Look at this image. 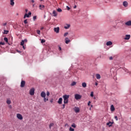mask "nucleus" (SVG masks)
<instances>
[{
  "label": "nucleus",
  "instance_id": "1",
  "mask_svg": "<svg viewBox=\"0 0 131 131\" xmlns=\"http://www.w3.org/2000/svg\"><path fill=\"white\" fill-rule=\"evenodd\" d=\"M69 97L70 96L69 95H64L62 96L63 99V103L64 104H68V102L69 101Z\"/></svg>",
  "mask_w": 131,
  "mask_h": 131
},
{
  "label": "nucleus",
  "instance_id": "2",
  "mask_svg": "<svg viewBox=\"0 0 131 131\" xmlns=\"http://www.w3.org/2000/svg\"><path fill=\"white\" fill-rule=\"evenodd\" d=\"M35 93V89H34V88H32L30 90L29 94L31 96H33Z\"/></svg>",
  "mask_w": 131,
  "mask_h": 131
},
{
  "label": "nucleus",
  "instance_id": "3",
  "mask_svg": "<svg viewBox=\"0 0 131 131\" xmlns=\"http://www.w3.org/2000/svg\"><path fill=\"white\" fill-rule=\"evenodd\" d=\"M16 117L18 118V119H19V120H22L23 119V117L22 116V115L20 114H16Z\"/></svg>",
  "mask_w": 131,
  "mask_h": 131
},
{
  "label": "nucleus",
  "instance_id": "4",
  "mask_svg": "<svg viewBox=\"0 0 131 131\" xmlns=\"http://www.w3.org/2000/svg\"><path fill=\"white\" fill-rule=\"evenodd\" d=\"M81 98V95L79 94L75 95V99H76V100H79Z\"/></svg>",
  "mask_w": 131,
  "mask_h": 131
},
{
  "label": "nucleus",
  "instance_id": "5",
  "mask_svg": "<svg viewBox=\"0 0 131 131\" xmlns=\"http://www.w3.org/2000/svg\"><path fill=\"white\" fill-rule=\"evenodd\" d=\"M29 16H31V12L28 13V14L26 13L24 16V19H25L26 17L29 18Z\"/></svg>",
  "mask_w": 131,
  "mask_h": 131
},
{
  "label": "nucleus",
  "instance_id": "6",
  "mask_svg": "<svg viewBox=\"0 0 131 131\" xmlns=\"http://www.w3.org/2000/svg\"><path fill=\"white\" fill-rule=\"evenodd\" d=\"M54 30L55 32L56 33H59V32L60 31V28L57 27V28H54Z\"/></svg>",
  "mask_w": 131,
  "mask_h": 131
},
{
  "label": "nucleus",
  "instance_id": "7",
  "mask_svg": "<svg viewBox=\"0 0 131 131\" xmlns=\"http://www.w3.org/2000/svg\"><path fill=\"white\" fill-rule=\"evenodd\" d=\"M74 110L76 113H78V112L80 111V110H79V108L77 107H75L74 108Z\"/></svg>",
  "mask_w": 131,
  "mask_h": 131
},
{
  "label": "nucleus",
  "instance_id": "8",
  "mask_svg": "<svg viewBox=\"0 0 131 131\" xmlns=\"http://www.w3.org/2000/svg\"><path fill=\"white\" fill-rule=\"evenodd\" d=\"M25 86V81L22 80L20 83V88H24Z\"/></svg>",
  "mask_w": 131,
  "mask_h": 131
},
{
  "label": "nucleus",
  "instance_id": "9",
  "mask_svg": "<svg viewBox=\"0 0 131 131\" xmlns=\"http://www.w3.org/2000/svg\"><path fill=\"white\" fill-rule=\"evenodd\" d=\"M130 38V35H126L125 37H124L125 40H128Z\"/></svg>",
  "mask_w": 131,
  "mask_h": 131
},
{
  "label": "nucleus",
  "instance_id": "10",
  "mask_svg": "<svg viewBox=\"0 0 131 131\" xmlns=\"http://www.w3.org/2000/svg\"><path fill=\"white\" fill-rule=\"evenodd\" d=\"M113 123H114V122L109 121L108 123H106V125H108L109 127H111V126H112V124H113Z\"/></svg>",
  "mask_w": 131,
  "mask_h": 131
},
{
  "label": "nucleus",
  "instance_id": "11",
  "mask_svg": "<svg viewBox=\"0 0 131 131\" xmlns=\"http://www.w3.org/2000/svg\"><path fill=\"white\" fill-rule=\"evenodd\" d=\"M40 96L41 97V98H46V93L45 92H42L40 94Z\"/></svg>",
  "mask_w": 131,
  "mask_h": 131
},
{
  "label": "nucleus",
  "instance_id": "12",
  "mask_svg": "<svg viewBox=\"0 0 131 131\" xmlns=\"http://www.w3.org/2000/svg\"><path fill=\"white\" fill-rule=\"evenodd\" d=\"M62 101H63V99H62V98H59L57 101V103L59 104H62Z\"/></svg>",
  "mask_w": 131,
  "mask_h": 131
},
{
  "label": "nucleus",
  "instance_id": "13",
  "mask_svg": "<svg viewBox=\"0 0 131 131\" xmlns=\"http://www.w3.org/2000/svg\"><path fill=\"white\" fill-rule=\"evenodd\" d=\"M15 0H10V5L12 6V7H14V5H15Z\"/></svg>",
  "mask_w": 131,
  "mask_h": 131
},
{
  "label": "nucleus",
  "instance_id": "14",
  "mask_svg": "<svg viewBox=\"0 0 131 131\" xmlns=\"http://www.w3.org/2000/svg\"><path fill=\"white\" fill-rule=\"evenodd\" d=\"M125 25H126L127 26H131V21H128L127 22L125 23Z\"/></svg>",
  "mask_w": 131,
  "mask_h": 131
},
{
  "label": "nucleus",
  "instance_id": "15",
  "mask_svg": "<svg viewBox=\"0 0 131 131\" xmlns=\"http://www.w3.org/2000/svg\"><path fill=\"white\" fill-rule=\"evenodd\" d=\"M39 10H41L42 11L43 10V9H45V6L40 5L39 6Z\"/></svg>",
  "mask_w": 131,
  "mask_h": 131
},
{
  "label": "nucleus",
  "instance_id": "16",
  "mask_svg": "<svg viewBox=\"0 0 131 131\" xmlns=\"http://www.w3.org/2000/svg\"><path fill=\"white\" fill-rule=\"evenodd\" d=\"M65 40H66L65 42L67 45H68V43H69V42H70V40L69 39V38H68L67 37L65 38Z\"/></svg>",
  "mask_w": 131,
  "mask_h": 131
},
{
  "label": "nucleus",
  "instance_id": "17",
  "mask_svg": "<svg viewBox=\"0 0 131 131\" xmlns=\"http://www.w3.org/2000/svg\"><path fill=\"white\" fill-rule=\"evenodd\" d=\"M53 14L54 17H57V16L58 15V13H57V12H56V10H53Z\"/></svg>",
  "mask_w": 131,
  "mask_h": 131
},
{
  "label": "nucleus",
  "instance_id": "18",
  "mask_svg": "<svg viewBox=\"0 0 131 131\" xmlns=\"http://www.w3.org/2000/svg\"><path fill=\"white\" fill-rule=\"evenodd\" d=\"M111 111H115V108L114 107V105L113 104L111 106Z\"/></svg>",
  "mask_w": 131,
  "mask_h": 131
},
{
  "label": "nucleus",
  "instance_id": "19",
  "mask_svg": "<svg viewBox=\"0 0 131 131\" xmlns=\"http://www.w3.org/2000/svg\"><path fill=\"white\" fill-rule=\"evenodd\" d=\"M112 42L111 41H108L106 42V46H112Z\"/></svg>",
  "mask_w": 131,
  "mask_h": 131
},
{
  "label": "nucleus",
  "instance_id": "20",
  "mask_svg": "<svg viewBox=\"0 0 131 131\" xmlns=\"http://www.w3.org/2000/svg\"><path fill=\"white\" fill-rule=\"evenodd\" d=\"M96 77L97 79H100L101 78V75L99 74H97L96 75Z\"/></svg>",
  "mask_w": 131,
  "mask_h": 131
},
{
  "label": "nucleus",
  "instance_id": "21",
  "mask_svg": "<svg viewBox=\"0 0 131 131\" xmlns=\"http://www.w3.org/2000/svg\"><path fill=\"white\" fill-rule=\"evenodd\" d=\"M127 2L126 1H124L123 3V6H124V7H127Z\"/></svg>",
  "mask_w": 131,
  "mask_h": 131
},
{
  "label": "nucleus",
  "instance_id": "22",
  "mask_svg": "<svg viewBox=\"0 0 131 131\" xmlns=\"http://www.w3.org/2000/svg\"><path fill=\"white\" fill-rule=\"evenodd\" d=\"M76 85V82L75 81H73L72 82V83L71 84V86H74V85Z\"/></svg>",
  "mask_w": 131,
  "mask_h": 131
},
{
  "label": "nucleus",
  "instance_id": "23",
  "mask_svg": "<svg viewBox=\"0 0 131 131\" xmlns=\"http://www.w3.org/2000/svg\"><path fill=\"white\" fill-rule=\"evenodd\" d=\"M43 101L45 102H47V101H49V97L43 98Z\"/></svg>",
  "mask_w": 131,
  "mask_h": 131
},
{
  "label": "nucleus",
  "instance_id": "24",
  "mask_svg": "<svg viewBox=\"0 0 131 131\" xmlns=\"http://www.w3.org/2000/svg\"><path fill=\"white\" fill-rule=\"evenodd\" d=\"M82 88H85L86 86V83L85 82L82 83Z\"/></svg>",
  "mask_w": 131,
  "mask_h": 131
},
{
  "label": "nucleus",
  "instance_id": "25",
  "mask_svg": "<svg viewBox=\"0 0 131 131\" xmlns=\"http://www.w3.org/2000/svg\"><path fill=\"white\" fill-rule=\"evenodd\" d=\"M6 103L8 105H10V104H11V100L10 99H7L6 101Z\"/></svg>",
  "mask_w": 131,
  "mask_h": 131
},
{
  "label": "nucleus",
  "instance_id": "26",
  "mask_svg": "<svg viewBox=\"0 0 131 131\" xmlns=\"http://www.w3.org/2000/svg\"><path fill=\"white\" fill-rule=\"evenodd\" d=\"M70 27V25H67L66 26H64L65 29H68Z\"/></svg>",
  "mask_w": 131,
  "mask_h": 131
},
{
  "label": "nucleus",
  "instance_id": "27",
  "mask_svg": "<svg viewBox=\"0 0 131 131\" xmlns=\"http://www.w3.org/2000/svg\"><path fill=\"white\" fill-rule=\"evenodd\" d=\"M71 126H72V127H74V128H75V127H76V125H75V123H73V124L71 125Z\"/></svg>",
  "mask_w": 131,
  "mask_h": 131
},
{
  "label": "nucleus",
  "instance_id": "28",
  "mask_svg": "<svg viewBox=\"0 0 131 131\" xmlns=\"http://www.w3.org/2000/svg\"><path fill=\"white\" fill-rule=\"evenodd\" d=\"M57 11L59 13H61V12H62V9L61 8H58V9H57Z\"/></svg>",
  "mask_w": 131,
  "mask_h": 131
},
{
  "label": "nucleus",
  "instance_id": "29",
  "mask_svg": "<svg viewBox=\"0 0 131 131\" xmlns=\"http://www.w3.org/2000/svg\"><path fill=\"white\" fill-rule=\"evenodd\" d=\"M8 33H9V31H8V30H4V34H8Z\"/></svg>",
  "mask_w": 131,
  "mask_h": 131
},
{
  "label": "nucleus",
  "instance_id": "30",
  "mask_svg": "<svg viewBox=\"0 0 131 131\" xmlns=\"http://www.w3.org/2000/svg\"><path fill=\"white\" fill-rule=\"evenodd\" d=\"M4 40H5V41H6V42H8V38L7 37H4Z\"/></svg>",
  "mask_w": 131,
  "mask_h": 131
},
{
  "label": "nucleus",
  "instance_id": "31",
  "mask_svg": "<svg viewBox=\"0 0 131 131\" xmlns=\"http://www.w3.org/2000/svg\"><path fill=\"white\" fill-rule=\"evenodd\" d=\"M24 41H23V40H21V42H20V46H24Z\"/></svg>",
  "mask_w": 131,
  "mask_h": 131
},
{
  "label": "nucleus",
  "instance_id": "32",
  "mask_svg": "<svg viewBox=\"0 0 131 131\" xmlns=\"http://www.w3.org/2000/svg\"><path fill=\"white\" fill-rule=\"evenodd\" d=\"M69 130L70 131H74V128L70 127V128H69Z\"/></svg>",
  "mask_w": 131,
  "mask_h": 131
},
{
  "label": "nucleus",
  "instance_id": "33",
  "mask_svg": "<svg viewBox=\"0 0 131 131\" xmlns=\"http://www.w3.org/2000/svg\"><path fill=\"white\" fill-rule=\"evenodd\" d=\"M33 20L34 21H35V20H36V16H34L33 17Z\"/></svg>",
  "mask_w": 131,
  "mask_h": 131
},
{
  "label": "nucleus",
  "instance_id": "34",
  "mask_svg": "<svg viewBox=\"0 0 131 131\" xmlns=\"http://www.w3.org/2000/svg\"><path fill=\"white\" fill-rule=\"evenodd\" d=\"M43 42H46V40L45 39H41V43H43Z\"/></svg>",
  "mask_w": 131,
  "mask_h": 131
},
{
  "label": "nucleus",
  "instance_id": "35",
  "mask_svg": "<svg viewBox=\"0 0 131 131\" xmlns=\"http://www.w3.org/2000/svg\"><path fill=\"white\" fill-rule=\"evenodd\" d=\"M0 45H1L2 46H5V45L6 44L4 42H0Z\"/></svg>",
  "mask_w": 131,
  "mask_h": 131
},
{
  "label": "nucleus",
  "instance_id": "36",
  "mask_svg": "<svg viewBox=\"0 0 131 131\" xmlns=\"http://www.w3.org/2000/svg\"><path fill=\"white\" fill-rule=\"evenodd\" d=\"M91 97H94V92H92L90 94Z\"/></svg>",
  "mask_w": 131,
  "mask_h": 131
},
{
  "label": "nucleus",
  "instance_id": "37",
  "mask_svg": "<svg viewBox=\"0 0 131 131\" xmlns=\"http://www.w3.org/2000/svg\"><path fill=\"white\" fill-rule=\"evenodd\" d=\"M54 125V123H51L49 125L50 128H51V126H53Z\"/></svg>",
  "mask_w": 131,
  "mask_h": 131
},
{
  "label": "nucleus",
  "instance_id": "38",
  "mask_svg": "<svg viewBox=\"0 0 131 131\" xmlns=\"http://www.w3.org/2000/svg\"><path fill=\"white\" fill-rule=\"evenodd\" d=\"M47 96L48 97H49V96H50V92H49V91H47Z\"/></svg>",
  "mask_w": 131,
  "mask_h": 131
},
{
  "label": "nucleus",
  "instance_id": "39",
  "mask_svg": "<svg viewBox=\"0 0 131 131\" xmlns=\"http://www.w3.org/2000/svg\"><path fill=\"white\" fill-rule=\"evenodd\" d=\"M115 119H116V121H117L118 120V118L117 117V116H115Z\"/></svg>",
  "mask_w": 131,
  "mask_h": 131
},
{
  "label": "nucleus",
  "instance_id": "40",
  "mask_svg": "<svg viewBox=\"0 0 131 131\" xmlns=\"http://www.w3.org/2000/svg\"><path fill=\"white\" fill-rule=\"evenodd\" d=\"M24 23H25V24H27L28 22H27V19H25L24 21Z\"/></svg>",
  "mask_w": 131,
  "mask_h": 131
},
{
  "label": "nucleus",
  "instance_id": "41",
  "mask_svg": "<svg viewBox=\"0 0 131 131\" xmlns=\"http://www.w3.org/2000/svg\"><path fill=\"white\" fill-rule=\"evenodd\" d=\"M37 34H40V31H39V30H37Z\"/></svg>",
  "mask_w": 131,
  "mask_h": 131
},
{
  "label": "nucleus",
  "instance_id": "42",
  "mask_svg": "<svg viewBox=\"0 0 131 131\" xmlns=\"http://www.w3.org/2000/svg\"><path fill=\"white\" fill-rule=\"evenodd\" d=\"M68 35V32H66L64 34V36H67Z\"/></svg>",
  "mask_w": 131,
  "mask_h": 131
},
{
  "label": "nucleus",
  "instance_id": "43",
  "mask_svg": "<svg viewBox=\"0 0 131 131\" xmlns=\"http://www.w3.org/2000/svg\"><path fill=\"white\" fill-rule=\"evenodd\" d=\"M62 109H64L65 108V103H64L63 105H62V107H61Z\"/></svg>",
  "mask_w": 131,
  "mask_h": 131
},
{
  "label": "nucleus",
  "instance_id": "44",
  "mask_svg": "<svg viewBox=\"0 0 131 131\" xmlns=\"http://www.w3.org/2000/svg\"><path fill=\"white\" fill-rule=\"evenodd\" d=\"M24 42H27V39H25V40H23Z\"/></svg>",
  "mask_w": 131,
  "mask_h": 131
},
{
  "label": "nucleus",
  "instance_id": "45",
  "mask_svg": "<svg viewBox=\"0 0 131 131\" xmlns=\"http://www.w3.org/2000/svg\"><path fill=\"white\" fill-rule=\"evenodd\" d=\"M110 60H113V57L112 56L110 57Z\"/></svg>",
  "mask_w": 131,
  "mask_h": 131
},
{
  "label": "nucleus",
  "instance_id": "46",
  "mask_svg": "<svg viewBox=\"0 0 131 131\" xmlns=\"http://www.w3.org/2000/svg\"><path fill=\"white\" fill-rule=\"evenodd\" d=\"M67 8L68 11H69V10H70V7H69L68 6H67Z\"/></svg>",
  "mask_w": 131,
  "mask_h": 131
},
{
  "label": "nucleus",
  "instance_id": "47",
  "mask_svg": "<svg viewBox=\"0 0 131 131\" xmlns=\"http://www.w3.org/2000/svg\"><path fill=\"white\" fill-rule=\"evenodd\" d=\"M88 105V106H90V105H91V101H89Z\"/></svg>",
  "mask_w": 131,
  "mask_h": 131
},
{
  "label": "nucleus",
  "instance_id": "48",
  "mask_svg": "<svg viewBox=\"0 0 131 131\" xmlns=\"http://www.w3.org/2000/svg\"><path fill=\"white\" fill-rule=\"evenodd\" d=\"M26 13H27L28 12V9H25Z\"/></svg>",
  "mask_w": 131,
  "mask_h": 131
},
{
  "label": "nucleus",
  "instance_id": "49",
  "mask_svg": "<svg viewBox=\"0 0 131 131\" xmlns=\"http://www.w3.org/2000/svg\"><path fill=\"white\" fill-rule=\"evenodd\" d=\"M6 25H7V23L3 24V26H6Z\"/></svg>",
  "mask_w": 131,
  "mask_h": 131
},
{
  "label": "nucleus",
  "instance_id": "50",
  "mask_svg": "<svg viewBox=\"0 0 131 131\" xmlns=\"http://www.w3.org/2000/svg\"><path fill=\"white\" fill-rule=\"evenodd\" d=\"M59 51H61L62 50V48H61V47H59Z\"/></svg>",
  "mask_w": 131,
  "mask_h": 131
},
{
  "label": "nucleus",
  "instance_id": "51",
  "mask_svg": "<svg viewBox=\"0 0 131 131\" xmlns=\"http://www.w3.org/2000/svg\"><path fill=\"white\" fill-rule=\"evenodd\" d=\"M23 48L24 50H25V46L24 45L23 46Z\"/></svg>",
  "mask_w": 131,
  "mask_h": 131
},
{
  "label": "nucleus",
  "instance_id": "52",
  "mask_svg": "<svg viewBox=\"0 0 131 131\" xmlns=\"http://www.w3.org/2000/svg\"><path fill=\"white\" fill-rule=\"evenodd\" d=\"M76 8H77L76 5H75V6L74 7V9H76Z\"/></svg>",
  "mask_w": 131,
  "mask_h": 131
},
{
  "label": "nucleus",
  "instance_id": "53",
  "mask_svg": "<svg viewBox=\"0 0 131 131\" xmlns=\"http://www.w3.org/2000/svg\"><path fill=\"white\" fill-rule=\"evenodd\" d=\"M43 28H44L43 27H42L40 28V30H42V29H43Z\"/></svg>",
  "mask_w": 131,
  "mask_h": 131
},
{
  "label": "nucleus",
  "instance_id": "54",
  "mask_svg": "<svg viewBox=\"0 0 131 131\" xmlns=\"http://www.w3.org/2000/svg\"><path fill=\"white\" fill-rule=\"evenodd\" d=\"M95 85H98V82H95Z\"/></svg>",
  "mask_w": 131,
  "mask_h": 131
},
{
  "label": "nucleus",
  "instance_id": "55",
  "mask_svg": "<svg viewBox=\"0 0 131 131\" xmlns=\"http://www.w3.org/2000/svg\"><path fill=\"white\" fill-rule=\"evenodd\" d=\"M31 2L33 3H34V0H31Z\"/></svg>",
  "mask_w": 131,
  "mask_h": 131
},
{
  "label": "nucleus",
  "instance_id": "56",
  "mask_svg": "<svg viewBox=\"0 0 131 131\" xmlns=\"http://www.w3.org/2000/svg\"><path fill=\"white\" fill-rule=\"evenodd\" d=\"M9 108H12V106L10 105Z\"/></svg>",
  "mask_w": 131,
  "mask_h": 131
},
{
  "label": "nucleus",
  "instance_id": "57",
  "mask_svg": "<svg viewBox=\"0 0 131 131\" xmlns=\"http://www.w3.org/2000/svg\"><path fill=\"white\" fill-rule=\"evenodd\" d=\"M91 107L92 108H93V105H91Z\"/></svg>",
  "mask_w": 131,
  "mask_h": 131
},
{
  "label": "nucleus",
  "instance_id": "58",
  "mask_svg": "<svg viewBox=\"0 0 131 131\" xmlns=\"http://www.w3.org/2000/svg\"><path fill=\"white\" fill-rule=\"evenodd\" d=\"M17 53H20V52H19L18 50H17Z\"/></svg>",
  "mask_w": 131,
  "mask_h": 131
},
{
  "label": "nucleus",
  "instance_id": "59",
  "mask_svg": "<svg viewBox=\"0 0 131 131\" xmlns=\"http://www.w3.org/2000/svg\"><path fill=\"white\" fill-rule=\"evenodd\" d=\"M34 6H35V5H34V4H33V7H34Z\"/></svg>",
  "mask_w": 131,
  "mask_h": 131
},
{
  "label": "nucleus",
  "instance_id": "60",
  "mask_svg": "<svg viewBox=\"0 0 131 131\" xmlns=\"http://www.w3.org/2000/svg\"><path fill=\"white\" fill-rule=\"evenodd\" d=\"M90 110H92V108H90Z\"/></svg>",
  "mask_w": 131,
  "mask_h": 131
},
{
  "label": "nucleus",
  "instance_id": "61",
  "mask_svg": "<svg viewBox=\"0 0 131 131\" xmlns=\"http://www.w3.org/2000/svg\"><path fill=\"white\" fill-rule=\"evenodd\" d=\"M51 103H52V102H53L52 101H51Z\"/></svg>",
  "mask_w": 131,
  "mask_h": 131
},
{
  "label": "nucleus",
  "instance_id": "62",
  "mask_svg": "<svg viewBox=\"0 0 131 131\" xmlns=\"http://www.w3.org/2000/svg\"><path fill=\"white\" fill-rule=\"evenodd\" d=\"M16 15H18V13H17V14Z\"/></svg>",
  "mask_w": 131,
  "mask_h": 131
},
{
  "label": "nucleus",
  "instance_id": "63",
  "mask_svg": "<svg viewBox=\"0 0 131 131\" xmlns=\"http://www.w3.org/2000/svg\"><path fill=\"white\" fill-rule=\"evenodd\" d=\"M41 1H42V0H40Z\"/></svg>",
  "mask_w": 131,
  "mask_h": 131
}]
</instances>
